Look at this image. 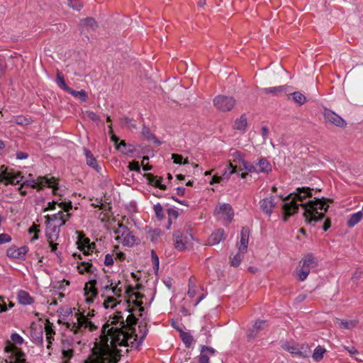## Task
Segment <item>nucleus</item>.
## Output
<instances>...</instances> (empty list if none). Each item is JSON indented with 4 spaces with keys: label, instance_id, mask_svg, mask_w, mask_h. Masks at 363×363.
<instances>
[{
    "label": "nucleus",
    "instance_id": "61",
    "mask_svg": "<svg viewBox=\"0 0 363 363\" xmlns=\"http://www.w3.org/2000/svg\"><path fill=\"white\" fill-rule=\"evenodd\" d=\"M11 240V238L6 233L0 234V245L9 242Z\"/></svg>",
    "mask_w": 363,
    "mask_h": 363
},
{
    "label": "nucleus",
    "instance_id": "57",
    "mask_svg": "<svg viewBox=\"0 0 363 363\" xmlns=\"http://www.w3.org/2000/svg\"><path fill=\"white\" fill-rule=\"evenodd\" d=\"M111 140H112L113 142H114V143H115V145H116V148H117L118 150H121V147H126V143H125V141H123V140H121V141L120 142V143H119V144H118V140H119V138H118L116 135H111Z\"/></svg>",
    "mask_w": 363,
    "mask_h": 363
},
{
    "label": "nucleus",
    "instance_id": "43",
    "mask_svg": "<svg viewBox=\"0 0 363 363\" xmlns=\"http://www.w3.org/2000/svg\"><path fill=\"white\" fill-rule=\"evenodd\" d=\"M337 323L341 328L350 329L355 326V322L352 320H338Z\"/></svg>",
    "mask_w": 363,
    "mask_h": 363
},
{
    "label": "nucleus",
    "instance_id": "55",
    "mask_svg": "<svg viewBox=\"0 0 363 363\" xmlns=\"http://www.w3.org/2000/svg\"><path fill=\"white\" fill-rule=\"evenodd\" d=\"M57 205L62 208L63 209V212L66 213H69V211L70 209H72V202L69 201V202H66V201H62L60 203L58 202Z\"/></svg>",
    "mask_w": 363,
    "mask_h": 363
},
{
    "label": "nucleus",
    "instance_id": "4",
    "mask_svg": "<svg viewBox=\"0 0 363 363\" xmlns=\"http://www.w3.org/2000/svg\"><path fill=\"white\" fill-rule=\"evenodd\" d=\"M74 319H75V320H72V322L67 323V328L72 331L74 334L83 333L86 329H89L90 331H94L96 328L91 321L81 313H76Z\"/></svg>",
    "mask_w": 363,
    "mask_h": 363
},
{
    "label": "nucleus",
    "instance_id": "60",
    "mask_svg": "<svg viewBox=\"0 0 363 363\" xmlns=\"http://www.w3.org/2000/svg\"><path fill=\"white\" fill-rule=\"evenodd\" d=\"M128 167L131 171L140 172V164L137 161L130 162Z\"/></svg>",
    "mask_w": 363,
    "mask_h": 363
},
{
    "label": "nucleus",
    "instance_id": "34",
    "mask_svg": "<svg viewBox=\"0 0 363 363\" xmlns=\"http://www.w3.org/2000/svg\"><path fill=\"white\" fill-rule=\"evenodd\" d=\"M247 125V118L242 115L235 121L234 128L238 130H245Z\"/></svg>",
    "mask_w": 363,
    "mask_h": 363
},
{
    "label": "nucleus",
    "instance_id": "36",
    "mask_svg": "<svg viewBox=\"0 0 363 363\" xmlns=\"http://www.w3.org/2000/svg\"><path fill=\"white\" fill-rule=\"evenodd\" d=\"M168 215V225L167 226V229L171 228V225L172 223V220H176L179 216V212L177 210L174 208H169L167 210Z\"/></svg>",
    "mask_w": 363,
    "mask_h": 363
},
{
    "label": "nucleus",
    "instance_id": "9",
    "mask_svg": "<svg viewBox=\"0 0 363 363\" xmlns=\"http://www.w3.org/2000/svg\"><path fill=\"white\" fill-rule=\"evenodd\" d=\"M174 246L179 251H182L187 247L189 241L193 239L191 234L184 233L180 230L174 232Z\"/></svg>",
    "mask_w": 363,
    "mask_h": 363
},
{
    "label": "nucleus",
    "instance_id": "39",
    "mask_svg": "<svg viewBox=\"0 0 363 363\" xmlns=\"http://www.w3.org/2000/svg\"><path fill=\"white\" fill-rule=\"evenodd\" d=\"M325 352V350L321 347H317L313 354V358L316 361L319 362L323 357V354Z\"/></svg>",
    "mask_w": 363,
    "mask_h": 363
},
{
    "label": "nucleus",
    "instance_id": "53",
    "mask_svg": "<svg viewBox=\"0 0 363 363\" xmlns=\"http://www.w3.org/2000/svg\"><path fill=\"white\" fill-rule=\"evenodd\" d=\"M45 332L46 336L55 335V332L53 329V325L48 320H47V323L45 326Z\"/></svg>",
    "mask_w": 363,
    "mask_h": 363
},
{
    "label": "nucleus",
    "instance_id": "48",
    "mask_svg": "<svg viewBox=\"0 0 363 363\" xmlns=\"http://www.w3.org/2000/svg\"><path fill=\"white\" fill-rule=\"evenodd\" d=\"M121 121H122V124L124 126H126L129 128H136V125L134 123V121L131 118H129L128 117H123L121 118Z\"/></svg>",
    "mask_w": 363,
    "mask_h": 363
},
{
    "label": "nucleus",
    "instance_id": "37",
    "mask_svg": "<svg viewBox=\"0 0 363 363\" xmlns=\"http://www.w3.org/2000/svg\"><path fill=\"white\" fill-rule=\"evenodd\" d=\"M292 99L298 105H303L306 101V96L300 91H294L291 94Z\"/></svg>",
    "mask_w": 363,
    "mask_h": 363
},
{
    "label": "nucleus",
    "instance_id": "27",
    "mask_svg": "<svg viewBox=\"0 0 363 363\" xmlns=\"http://www.w3.org/2000/svg\"><path fill=\"white\" fill-rule=\"evenodd\" d=\"M147 179L148 180L149 183L157 188H160L162 190L166 189V186L164 184H162V179L161 177H157V176H154L152 174H146Z\"/></svg>",
    "mask_w": 363,
    "mask_h": 363
},
{
    "label": "nucleus",
    "instance_id": "32",
    "mask_svg": "<svg viewBox=\"0 0 363 363\" xmlns=\"http://www.w3.org/2000/svg\"><path fill=\"white\" fill-rule=\"evenodd\" d=\"M117 324H119V327H111V328H123V330L125 328V323L123 320L121 312H118L117 314L113 317L111 325H116Z\"/></svg>",
    "mask_w": 363,
    "mask_h": 363
},
{
    "label": "nucleus",
    "instance_id": "3",
    "mask_svg": "<svg viewBox=\"0 0 363 363\" xmlns=\"http://www.w3.org/2000/svg\"><path fill=\"white\" fill-rule=\"evenodd\" d=\"M91 285L88 289L87 284L85 286V295L87 296V301H93L98 295V288L107 291L113 286V281L110 279L109 277L103 272L99 274L97 277L89 281Z\"/></svg>",
    "mask_w": 363,
    "mask_h": 363
},
{
    "label": "nucleus",
    "instance_id": "15",
    "mask_svg": "<svg viewBox=\"0 0 363 363\" xmlns=\"http://www.w3.org/2000/svg\"><path fill=\"white\" fill-rule=\"evenodd\" d=\"M276 206L274 196L264 198L259 201V207L261 211L268 217L271 216L273 209Z\"/></svg>",
    "mask_w": 363,
    "mask_h": 363
},
{
    "label": "nucleus",
    "instance_id": "56",
    "mask_svg": "<svg viewBox=\"0 0 363 363\" xmlns=\"http://www.w3.org/2000/svg\"><path fill=\"white\" fill-rule=\"evenodd\" d=\"M133 295L135 296V297L136 298V300H135L133 301V303L137 306H140V308H139L140 311H141V312L143 311L144 308L141 306V305L143 304V302L140 301H138V299H141L143 297V296L138 292L133 293Z\"/></svg>",
    "mask_w": 363,
    "mask_h": 363
},
{
    "label": "nucleus",
    "instance_id": "46",
    "mask_svg": "<svg viewBox=\"0 0 363 363\" xmlns=\"http://www.w3.org/2000/svg\"><path fill=\"white\" fill-rule=\"evenodd\" d=\"M23 338L16 333H13L11 335V342L16 345H22L23 343Z\"/></svg>",
    "mask_w": 363,
    "mask_h": 363
},
{
    "label": "nucleus",
    "instance_id": "16",
    "mask_svg": "<svg viewBox=\"0 0 363 363\" xmlns=\"http://www.w3.org/2000/svg\"><path fill=\"white\" fill-rule=\"evenodd\" d=\"M28 249L26 246L21 247H11L7 250V256L15 259H23Z\"/></svg>",
    "mask_w": 363,
    "mask_h": 363
},
{
    "label": "nucleus",
    "instance_id": "38",
    "mask_svg": "<svg viewBox=\"0 0 363 363\" xmlns=\"http://www.w3.org/2000/svg\"><path fill=\"white\" fill-rule=\"evenodd\" d=\"M180 337L184 343L186 347H189L193 342L192 336L188 333L183 331H180Z\"/></svg>",
    "mask_w": 363,
    "mask_h": 363
},
{
    "label": "nucleus",
    "instance_id": "6",
    "mask_svg": "<svg viewBox=\"0 0 363 363\" xmlns=\"http://www.w3.org/2000/svg\"><path fill=\"white\" fill-rule=\"evenodd\" d=\"M23 177L21 172H16L13 169H8L4 166H1L0 172V182H4L5 184L16 185L23 181Z\"/></svg>",
    "mask_w": 363,
    "mask_h": 363
},
{
    "label": "nucleus",
    "instance_id": "24",
    "mask_svg": "<svg viewBox=\"0 0 363 363\" xmlns=\"http://www.w3.org/2000/svg\"><path fill=\"white\" fill-rule=\"evenodd\" d=\"M302 266L305 269L311 271L318 265V259L311 253L306 255L301 261Z\"/></svg>",
    "mask_w": 363,
    "mask_h": 363
},
{
    "label": "nucleus",
    "instance_id": "50",
    "mask_svg": "<svg viewBox=\"0 0 363 363\" xmlns=\"http://www.w3.org/2000/svg\"><path fill=\"white\" fill-rule=\"evenodd\" d=\"M96 249V244L94 242H90L88 245L82 247V251L84 255H90Z\"/></svg>",
    "mask_w": 363,
    "mask_h": 363
},
{
    "label": "nucleus",
    "instance_id": "44",
    "mask_svg": "<svg viewBox=\"0 0 363 363\" xmlns=\"http://www.w3.org/2000/svg\"><path fill=\"white\" fill-rule=\"evenodd\" d=\"M62 353L63 358L65 359V361H69V359L73 357L74 350L72 348H66L64 345Z\"/></svg>",
    "mask_w": 363,
    "mask_h": 363
},
{
    "label": "nucleus",
    "instance_id": "33",
    "mask_svg": "<svg viewBox=\"0 0 363 363\" xmlns=\"http://www.w3.org/2000/svg\"><path fill=\"white\" fill-rule=\"evenodd\" d=\"M77 268L80 274H84V272L93 273L95 269V267L89 262H81Z\"/></svg>",
    "mask_w": 363,
    "mask_h": 363
},
{
    "label": "nucleus",
    "instance_id": "11",
    "mask_svg": "<svg viewBox=\"0 0 363 363\" xmlns=\"http://www.w3.org/2000/svg\"><path fill=\"white\" fill-rule=\"evenodd\" d=\"M5 351L6 352H11L12 354H14V356L11 357L9 362L6 361L7 363H26L24 358L23 357V353L20 352L16 345L11 342L8 341L6 342Z\"/></svg>",
    "mask_w": 363,
    "mask_h": 363
},
{
    "label": "nucleus",
    "instance_id": "64",
    "mask_svg": "<svg viewBox=\"0 0 363 363\" xmlns=\"http://www.w3.org/2000/svg\"><path fill=\"white\" fill-rule=\"evenodd\" d=\"M49 239V242H50V247H51V252L56 254V255H58L57 253V243H53V240L51 238V237H49L48 238Z\"/></svg>",
    "mask_w": 363,
    "mask_h": 363
},
{
    "label": "nucleus",
    "instance_id": "30",
    "mask_svg": "<svg viewBox=\"0 0 363 363\" xmlns=\"http://www.w3.org/2000/svg\"><path fill=\"white\" fill-rule=\"evenodd\" d=\"M363 218L362 211H358L350 216V218L347 220V226L349 228H352L355 225H357Z\"/></svg>",
    "mask_w": 363,
    "mask_h": 363
},
{
    "label": "nucleus",
    "instance_id": "23",
    "mask_svg": "<svg viewBox=\"0 0 363 363\" xmlns=\"http://www.w3.org/2000/svg\"><path fill=\"white\" fill-rule=\"evenodd\" d=\"M70 213H65L63 211H60L57 213L52 215V221H59L60 223L57 226H54L53 231L59 232V228L64 225L66 222L69 219Z\"/></svg>",
    "mask_w": 363,
    "mask_h": 363
},
{
    "label": "nucleus",
    "instance_id": "19",
    "mask_svg": "<svg viewBox=\"0 0 363 363\" xmlns=\"http://www.w3.org/2000/svg\"><path fill=\"white\" fill-rule=\"evenodd\" d=\"M226 234L225 230L222 228H219L215 232L212 233L208 238V242L210 245H214L218 244L220 241L225 240Z\"/></svg>",
    "mask_w": 363,
    "mask_h": 363
},
{
    "label": "nucleus",
    "instance_id": "31",
    "mask_svg": "<svg viewBox=\"0 0 363 363\" xmlns=\"http://www.w3.org/2000/svg\"><path fill=\"white\" fill-rule=\"evenodd\" d=\"M219 212L226 216L227 219L231 220L234 216L233 210L228 203H223L219 206Z\"/></svg>",
    "mask_w": 363,
    "mask_h": 363
},
{
    "label": "nucleus",
    "instance_id": "7",
    "mask_svg": "<svg viewBox=\"0 0 363 363\" xmlns=\"http://www.w3.org/2000/svg\"><path fill=\"white\" fill-rule=\"evenodd\" d=\"M213 104L220 111H230L235 105V99L232 96L220 95L215 97Z\"/></svg>",
    "mask_w": 363,
    "mask_h": 363
},
{
    "label": "nucleus",
    "instance_id": "49",
    "mask_svg": "<svg viewBox=\"0 0 363 363\" xmlns=\"http://www.w3.org/2000/svg\"><path fill=\"white\" fill-rule=\"evenodd\" d=\"M309 273H310V271L308 269H305L303 267H301V268L297 273L298 279L301 281H304L305 279H306Z\"/></svg>",
    "mask_w": 363,
    "mask_h": 363
},
{
    "label": "nucleus",
    "instance_id": "17",
    "mask_svg": "<svg viewBox=\"0 0 363 363\" xmlns=\"http://www.w3.org/2000/svg\"><path fill=\"white\" fill-rule=\"evenodd\" d=\"M249 237V228L247 227H243L240 233V244L238 249L241 253H245L247 252Z\"/></svg>",
    "mask_w": 363,
    "mask_h": 363
},
{
    "label": "nucleus",
    "instance_id": "8",
    "mask_svg": "<svg viewBox=\"0 0 363 363\" xmlns=\"http://www.w3.org/2000/svg\"><path fill=\"white\" fill-rule=\"evenodd\" d=\"M55 179L54 177L50 179L46 177H39L38 178L37 182L34 179L27 180L23 182L22 185L30 186L31 188H36L38 186H47L50 188L53 189V193L56 194V191H57V188L55 187Z\"/></svg>",
    "mask_w": 363,
    "mask_h": 363
},
{
    "label": "nucleus",
    "instance_id": "52",
    "mask_svg": "<svg viewBox=\"0 0 363 363\" xmlns=\"http://www.w3.org/2000/svg\"><path fill=\"white\" fill-rule=\"evenodd\" d=\"M161 235V230L155 229L149 233V237L152 242H156Z\"/></svg>",
    "mask_w": 363,
    "mask_h": 363
},
{
    "label": "nucleus",
    "instance_id": "40",
    "mask_svg": "<svg viewBox=\"0 0 363 363\" xmlns=\"http://www.w3.org/2000/svg\"><path fill=\"white\" fill-rule=\"evenodd\" d=\"M245 253H241L240 251L230 259L232 266L238 267L243 259Z\"/></svg>",
    "mask_w": 363,
    "mask_h": 363
},
{
    "label": "nucleus",
    "instance_id": "41",
    "mask_svg": "<svg viewBox=\"0 0 363 363\" xmlns=\"http://www.w3.org/2000/svg\"><path fill=\"white\" fill-rule=\"evenodd\" d=\"M67 92L72 94V96H74L75 97L80 98L82 101H85L87 97L86 93L83 90L74 91V90L72 89L71 88H69V91H67Z\"/></svg>",
    "mask_w": 363,
    "mask_h": 363
},
{
    "label": "nucleus",
    "instance_id": "25",
    "mask_svg": "<svg viewBox=\"0 0 363 363\" xmlns=\"http://www.w3.org/2000/svg\"><path fill=\"white\" fill-rule=\"evenodd\" d=\"M267 324L265 320H257L253 325L252 329L248 333L247 336L249 338H255L259 331L264 329L267 327Z\"/></svg>",
    "mask_w": 363,
    "mask_h": 363
},
{
    "label": "nucleus",
    "instance_id": "59",
    "mask_svg": "<svg viewBox=\"0 0 363 363\" xmlns=\"http://www.w3.org/2000/svg\"><path fill=\"white\" fill-rule=\"evenodd\" d=\"M86 116L87 118L92 121L99 122L101 121L99 116L93 111L86 112Z\"/></svg>",
    "mask_w": 363,
    "mask_h": 363
},
{
    "label": "nucleus",
    "instance_id": "62",
    "mask_svg": "<svg viewBox=\"0 0 363 363\" xmlns=\"http://www.w3.org/2000/svg\"><path fill=\"white\" fill-rule=\"evenodd\" d=\"M104 264L108 267L112 266L113 264V255L109 254L106 255L104 259Z\"/></svg>",
    "mask_w": 363,
    "mask_h": 363
},
{
    "label": "nucleus",
    "instance_id": "12",
    "mask_svg": "<svg viewBox=\"0 0 363 363\" xmlns=\"http://www.w3.org/2000/svg\"><path fill=\"white\" fill-rule=\"evenodd\" d=\"M323 116L326 122L330 123L335 126L343 128L347 125L343 118L329 109H325L324 111Z\"/></svg>",
    "mask_w": 363,
    "mask_h": 363
},
{
    "label": "nucleus",
    "instance_id": "5",
    "mask_svg": "<svg viewBox=\"0 0 363 363\" xmlns=\"http://www.w3.org/2000/svg\"><path fill=\"white\" fill-rule=\"evenodd\" d=\"M114 233L116 235V240L121 242L124 246L133 247L137 244L136 237L123 223H118V228L114 230Z\"/></svg>",
    "mask_w": 363,
    "mask_h": 363
},
{
    "label": "nucleus",
    "instance_id": "45",
    "mask_svg": "<svg viewBox=\"0 0 363 363\" xmlns=\"http://www.w3.org/2000/svg\"><path fill=\"white\" fill-rule=\"evenodd\" d=\"M68 6L78 11L83 7V4L79 0H68Z\"/></svg>",
    "mask_w": 363,
    "mask_h": 363
},
{
    "label": "nucleus",
    "instance_id": "10",
    "mask_svg": "<svg viewBox=\"0 0 363 363\" xmlns=\"http://www.w3.org/2000/svg\"><path fill=\"white\" fill-rule=\"evenodd\" d=\"M233 162L238 164V172L247 170L249 172H255L257 171V166L251 162H247L244 160L243 155L240 152L236 151L234 153Z\"/></svg>",
    "mask_w": 363,
    "mask_h": 363
},
{
    "label": "nucleus",
    "instance_id": "22",
    "mask_svg": "<svg viewBox=\"0 0 363 363\" xmlns=\"http://www.w3.org/2000/svg\"><path fill=\"white\" fill-rule=\"evenodd\" d=\"M30 336L35 345L40 346L43 345V329L41 326L39 328H31Z\"/></svg>",
    "mask_w": 363,
    "mask_h": 363
},
{
    "label": "nucleus",
    "instance_id": "2",
    "mask_svg": "<svg viewBox=\"0 0 363 363\" xmlns=\"http://www.w3.org/2000/svg\"><path fill=\"white\" fill-rule=\"evenodd\" d=\"M140 336L139 342H137L138 335H132L125 332L123 328H108L106 331V340H104L103 345L96 348L93 357L89 359V363H117L121 357V350L116 348L118 345L135 346L138 348L145 338L148 330Z\"/></svg>",
    "mask_w": 363,
    "mask_h": 363
},
{
    "label": "nucleus",
    "instance_id": "63",
    "mask_svg": "<svg viewBox=\"0 0 363 363\" xmlns=\"http://www.w3.org/2000/svg\"><path fill=\"white\" fill-rule=\"evenodd\" d=\"M7 311L5 298L0 296V312H6Z\"/></svg>",
    "mask_w": 363,
    "mask_h": 363
},
{
    "label": "nucleus",
    "instance_id": "20",
    "mask_svg": "<svg viewBox=\"0 0 363 363\" xmlns=\"http://www.w3.org/2000/svg\"><path fill=\"white\" fill-rule=\"evenodd\" d=\"M289 86L286 85L267 87L262 89V92L265 94H272L275 96H279L288 91Z\"/></svg>",
    "mask_w": 363,
    "mask_h": 363
},
{
    "label": "nucleus",
    "instance_id": "58",
    "mask_svg": "<svg viewBox=\"0 0 363 363\" xmlns=\"http://www.w3.org/2000/svg\"><path fill=\"white\" fill-rule=\"evenodd\" d=\"M151 258L153 263L154 268L158 269L159 268V257L154 250L151 252Z\"/></svg>",
    "mask_w": 363,
    "mask_h": 363
},
{
    "label": "nucleus",
    "instance_id": "1",
    "mask_svg": "<svg viewBox=\"0 0 363 363\" xmlns=\"http://www.w3.org/2000/svg\"><path fill=\"white\" fill-rule=\"evenodd\" d=\"M313 189L309 187L297 188L296 191L283 198L282 211L284 213L283 220L287 221L288 218L298 212L299 206L304 209L303 216L306 221L314 225L315 223L325 216L329 206L326 203L325 199L314 198L313 200L305 201L306 199L312 198Z\"/></svg>",
    "mask_w": 363,
    "mask_h": 363
},
{
    "label": "nucleus",
    "instance_id": "26",
    "mask_svg": "<svg viewBox=\"0 0 363 363\" xmlns=\"http://www.w3.org/2000/svg\"><path fill=\"white\" fill-rule=\"evenodd\" d=\"M206 352H208L211 354H213L215 353V350L207 346H201V354L199 358V363H209V357L207 354H206Z\"/></svg>",
    "mask_w": 363,
    "mask_h": 363
},
{
    "label": "nucleus",
    "instance_id": "13",
    "mask_svg": "<svg viewBox=\"0 0 363 363\" xmlns=\"http://www.w3.org/2000/svg\"><path fill=\"white\" fill-rule=\"evenodd\" d=\"M98 26L97 22L91 17L82 19L79 22L80 33L82 35H86L91 31L96 30Z\"/></svg>",
    "mask_w": 363,
    "mask_h": 363
},
{
    "label": "nucleus",
    "instance_id": "54",
    "mask_svg": "<svg viewBox=\"0 0 363 363\" xmlns=\"http://www.w3.org/2000/svg\"><path fill=\"white\" fill-rule=\"evenodd\" d=\"M104 307L106 308H113L116 306V298L113 297H108L107 299L104 301Z\"/></svg>",
    "mask_w": 363,
    "mask_h": 363
},
{
    "label": "nucleus",
    "instance_id": "14",
    "mask_svg": "<svg viewBox=\"0 0 363 363\" xmlns=\"http://www.w3.org/2000/svg\"><path fill=\"white\" fill-rule=\"evenodd\" d=\"M283 347L284 350L298 357L306 358L310 354V350L308 345H302L301 347L298 345H284Z\"/></svg>",
    "mask_w": 363,
    "mask_h": 363
},
{
    "label": "nucleus",
    "instance_id": "28",
    "mask_svg": "<svg viewBox=\"0 0 363 363\" xmlns=\"http://www.w3.org/2000/svg\"><path fill=\"white\" fill-rule=\"evenodd\" d=\"M238 172V164L233 165L232 162L227 166L221 175L225 182H228L230 176Z\"/></svg>",
    "mask_w": 363,
    "mask_h": 363
},
{
    "label": "nucleus",
    "instance_id": "47",
    "mask_svg": "<svg viewBox=\"0 0 363 363\" xmlns=\"http://www.w3.org/2000/svg\"><path fill=\"white\" fill-rule=\"evenodd\" d=\"M153 208L157 218L162 220L164 217V211L162 205L160 203H157L154 206Z\"/></svg>",
    "mask_w": 363,
    "mask_h": 363
},
{
    "label": "nucleus",
    "instance_id": "42",
    "mask_svg": "<svg viewBox=\"0 0 363 363\" xmlns=\"http://www.w3.org/2000/svg\"><path fill=\"white\" fill-rule=\"evenodd\" d=\"M137 320L138 319L133 314H130L125 321V328L128 327L129 330H132L133 327L137 323Z\"/></svg>",
    "mask_w": 363,
    "mask_h": 363
},
{
    "label": "nucleus",
    "instance_id": "18",
    "mask_svg": "<svg viewBox=\"0 0 363 363\" xmlns=\"http://www.w3.org/2000/svg\"><path fill=\"white\" fill-rule=\"evenodd\" d=\"M84 153L86 157V164L93 168L97 172H101V167L98 164L96 159L94 157L91 152L89 150L84 148Z\"/></svg>",
    "mask_w": 363,
    "mask_h": 363
},
{
    "label": "nucleus",
    "instance_id": "21",
    "mask_svg": "<svg viewBox=\"0 0 363 363\" xmlns=\"http://www.w3.org/2000/svg\"><path fill=\"white\" fill-rule=\"evenodd\" d=\"M255 166H257L256 173H264L268 174L272 171V165L264 157L260 158L257 162H255Z\"/></svg>",
    "mask_w": 363,
    "mask_h": 363
},
{
    "label": "nucleus",
    "instance_id": "51",
    "mask_svg": "<svg viewBox=\"0 0 363 363\" xmlns=\"http://www.w3.org/2000/svg\"><path fill=\"white\" fill-rule=\"evenodd\" d=\"M172 159L174 160V162L175 164H188L189 161L187 159L184 160L183 159L182 155H178V154H172Z\"/></svg>",
    "mask_w": 363,
    "mask_h": 363
},
{
    "label": "nucleus",
    "instance_id": "35",
    "mask_svg": "<svg viewBox=\"0 0 363 363\" xmlns=\"http://www.w3.org/2000/svg\"><path fill=\"white\" fill-rule=\"evenodd\" d=\"M56 83L59 87L65 91H69V87L66 84L63 74L59 71L57 72Z\"/></svg>",
    "mask_w": 363,
    "mask_h": 363
},
{
    "label": "nucleus",
    "instance_id": "29",
    "mask_svg": "<svg viewBox=\"0 0 363 363\" xmlns=\"http://www.w3.org/2000/svg\"><path fill=\"white\" fill-rule=\"evenodd\" d=\"M17 298L18 302L23 305H28L33 303L32 297L27 291L23 290H21L18 291Z\"/></svg>",
    "mask_w": 363,
    "mask_h": 363
}]
</instances>
